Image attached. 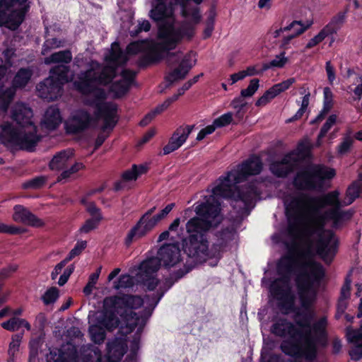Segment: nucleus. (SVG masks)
I'll return each mask as SVG.
<instances>
[{"label":"nucleus","mask_w":362,"mask_h":362,"mask_svg":"<svg viewBox=\"0 0 362 362\" xmlns=\"http://www.w3.org/2000/svg\"><path fill=\"white\" fill-rule=\"evenodd\" d=\"M63 86V83L57 82L54 79L47 77L37 85L36 90L39 97L50 102L61 96Z\"/></svg>","instance_id":"obj_18"},{"label":"nucleus","mask_w":362,"mask_h":362,"mask_svg":"<svg viewBox=\"0 0 362 362\" xmlns=\"http://www.w3.org/2000/svg\"><path fill=\"white\" fill-rule=\"evenodd\" d=\"M310 153L308 145L301 141L296 149L286 153L280 160L272 161L269 170L276 177L286 178L298 168L300 163L308 157Z\"/></svg>","instance_id":"obj_11"},{"label":"nucleus","mask_w":362,"mask_h":362,"mask_svg":"<svg viewBox=\"0 0 362 362\" xmlns=\"http://www.w3.org/2000/svg\"><path fill=\"white\" fill-rule=\"evenodd\" d=\"M102 356L101 351L98 348H94L83 354L82 362H100Z\"/></svg>","instance_id":"obj_52"},{"label":"nucleus","mask_w":362,"mask_h":362,"mask_svg":"<svg viewBox=\"0 0 362 362\" xmlns=\"http://www.w3.org/2000/svg\"><path fill=\"white\" fill-rule=\"evenodd\" d=\"M245 97H242L240 95L238 97L235 98L231 101V106L233 108L237 110V114L240 113L247 106V103L244 100Z\"/></svg>","instance_id":"obj_64"},{"label":"nucleus","mask_w":362,"mask_h":362,"mask_svg":"<svg viewBox=\"0 0 362 362\" xmlns=\"http://www.w3.org/2000/svg\"><path fill=\"white\" fill-rule=\"evenodd\" d=\"M32 76L33 71L29 68H20L11 81V86L16 90L22 89L27 86Z\"/></svg>","instance_id":"obj_29"},{"label":"nucleus","mask_w":362,"mask_h":362,"mask_svg":"<svg viewBox=\"0 0 362 362\" xmlns=\"http://www.w3.org/2000/svg\"><path fill=\"white\" fill-rule=\"evenodd\" d=\"M285 54L286 52L283 51L276 55L275 59L267 63H264L262 64V71H267L272 68H283L288 62V58L285 57Z\"/></svg>","instance_id":"obj_43"},{"label":"nucleus","mask_w":362,"mask_h":362,"mask_svg":"<svg viewBox=\"0 0 362 362\" xmlns=\"http://www.w3.org/2000/svg\"><path fill=\"white\" fill-rule=\"evenodd\" d=\"M72 53L70 49L56 52L45 59V64H59L68 65L72 61Z\"/></svg>","instance_id":"obj_30"},{"label":"nucleus","mask_w":362,"mask_h":362,"mask_svg":"<svg viewBox=\"0 0 362 362\" xmlns=\"http://www.w3.org/2000/svg\"><path fill=\"white\" fill-rule=\"evenodd\" d=\"M187 21L189 22L191 25L195 28V25L199 24L202 20V15L199 7L188 5L186 8V16H182Z\"/></svg>","instance_id":"obj_38"},{"label":"nucleus","mask_w":362,"mask_h":362,"mask_svg":"<svg viewBox=\"0 0 362 362\" xmlns=\"http://www.w3.org/2000/svg\"><path fill=\"white\" fill-rule=\"evenodd\" d=\"M349 341L357 344L349 351V354L352 360L358 361L362 358V344H358L362 341V332L353 331L349 335Z\"/></svg>","instance_id":"obj_33"},{"label":"nucleus","mask_w":362,"mask_h":362,"mask_svg":"<svg viewBox=\"0 0 362 362\" xmlns=\"http://www.w3.org/2000/svg\"><path fill=\"white\" fill-rule=\"evenodd\" d=\"M144 52L145 54L137 61V66L140 69H146L152 64L159 63L164 59L165 54L156 42L151 43Z\"/></svg>","instance_id":"obj_24"},{"label":"nucleus","mask_w":362,"mask_h":362,"mask_svg":"<svg viewBox=\"0 0 362 362\" xmlns=\"http://www.w3.org/2000/svg\"><path fill=\"white\" fill-rule=\"evenodd\" d=\"M59 292L57 287L52 286L48 288L42 296V300L45 305H48L57 301Z\"/></svg>","instance_id":"obj_50"},{"label":"nucleus","mask_w":362,"mask_h":362,"mask_svg":"<svg viewBox=\"0 0 362 362\" xmlns=\"http://www.w3.org/2000/svg\"><path fill=\"white\" fill-rule=\"evenodd\" d=\"M220 196L206 197V200L195 206V212L199 217L190 218L186 223L187 238L182 239L183 252L189 258H194L197 262H205L209 260V265L216 267L223 257V252L227 245L222 233H218L217 240L209 246V231L212 228V221L220 214Z\"/></svg>","instance_id":"obj_2"},{"label":"nucleus","mask_w":362,"mask_h":362,"mask_svg":"<svg viewBox=\"0 0 362 362\" xmlns=\"http://www.w3.org/2000/svg\"><path fill=\"white\" fill-rule=\"evenodd\" d=\"M124 58V54L118 42H114L111 45V49L105 60L108 62L117 64Z\"/></svg>","instance_id":"obj_41"},{"label":"nucleus","mask_w":362,"mask_h":362,"mask_svg":"<svg viewBox=\"0 0 362 362\" xmlns=\"http://www.w3.org/2000/svg\"><path fill=\"white\" fill-rule=\"evenodd\" d=\"M175 203H170L168 204L164 209H163L159 213L153 216V219L148 221V226L152 227V230L156 226V225L163 219H164L168 214L175 207Z\"/></svg>","instance_id":"obj_47"},{"label":"nucleus","mask_w":362,"mask_h":362,"mask_svg":"<svg viewBox=\"0 0 362 362\" xmlns=\"http://www.w3.org/2000/svg\"><path fill=\"white\" fill-rule=\"evenodd\" d=\"M296 82L295 78H289L287 80L283 81L281 83H276L272 86L274 91L276 92L278 95L288 90L294 83Z\"/></svg>","instance_id":"obj_59"},{"label":"nucleus","mask_w":362,"mask_h":362,"mask_svg":"<svg viewBox=\"0 0 362 362\" xmlns=\"http://www.w3.org/2000/svg\"><path fill=\"white\" fill-rule=\"evenodd\" d=\"M327 319L323 316L313 324L314 336L308 332L301 346L296 336L303 337L302 332L288 319L275 317L270 327V332L276 337L288 339L283 340L280 344L281 351L286 356L293 358H304L307 361H315L318 356V346L326 347L328 342L327 332Z\"/></svg>","instance_id":"obj_3"},{"label":"nucleus","mask_w":362,"mask_h":362,"mask_svg":"<svg viewBox=\"0 0 362 362\" xmlns=\"http://www.w3.org/2000/svg\"><path fill=\"white\" fill-rule=\"evenodd\" d=\"M346 19V12H339L323 28L330 35L337 33Z\"/></svg>","instance_id":"obj_37"},{"label":"nucleus","mask_w":362,"mask_h":362,"mask_svg":"<svg viewBox=\"0 0 362 362\" xmlns=\"http://www.w3.org/2000/svg\"><path fill=\"white\" fill-rule=\"evenodd\" d=\"M194 125L178 127L170 138L168 143L163 148V154L168 155L176 151L186 141L192 132Z\"/></svg>","instance_id":"obj_21"},{"label":"nucleus","mask_w":362,"mask_h":362,"mask_svg":"<svg viewBox=\"0 0 362 362\" xmlns=\"http://www.w3.org/2000/svg\"><path fill=\"white\" fill-rule=\"evenodd\" d=\"M176 281L170 275L169 277L166 278L163 283V286L160 287L159 290L157 291L156 293L153 294V301L154 303V306H156L158 302L161 300L165 293L170 289Z\"/></svg>","instance_id":"obj_45"},{"label":"nucleus","mask_w":362,"mask_h":362,"mask_svg":"<svg viewBox=\"0 0 362 362\" xmlns=\"http://www.w3.org/2000/svg\"><path fill=\"white\" fill-rule=\"evenodd\" d=\"M233 120V114L231 112L225 113L218 118L214 120V124L217 127H223L232 122Z\"/></svg>","instance_id":"obj_60"},{"label":"nucleus","mask_w":362,"mask_h":362,"mask_svg":"<svg viewBox=\"0 0 362 362\" xmlns=\"http://www.w3.org/2000/svg\"><path fill=\"white\" fill-rule=\"evenodd\" d=\"M127 346L122 339H115L107 344V356L113 362H119L127 351Z\"/></svg>","instance_id":"obj_27"},{"label":"nucleus","mask_w":362,"mask_h":362,"mask_svg":"<svg viewBox=\"0 0 362 362\" xmlns=\"http://www.w3.org/2000/svg\"><path fill=\"white\" fill-rule=\"evenodd\" d=\"M70 66L66 64H57L50 69L49 77L57 82L63 83V86L69 82Z\"/></svg>","instance_id":"obj_32"},{"label":"nucleus","mask_w":362,"mask_h":362,"mask_svg":"<svg viewBox=\"0 0 362 362\" xmlns=\"http://www.w3.org/2000/svg\"><path fill=\"white\" fill-rule=\"evenodd\" d=\"M26 230L20 226H8L5 223H0V233H7L10 235H18L24 233Z\"/></svg>","instance_id":"obj_57"},{"label":"nucleus","mask_w":362,"mask_h":362,"mask_svg":"<svg viewBox=\"0 0 362 362\" xmlns=\"http://www.w3.org/2000/svg\"><path fill=\"white\" fill-rule=\"evenodd\" d=\"M20 318L13 317L8 320L1 323V327L8 331L13 332L19 329Z\"/></svg>","instance_id":"obj_61"},{"label":"nucleus","mask_w":362,"mask_h":362,"mask_svg":"<svg viewBox=\"0 0 362 362\" xmlns=\"http://www.w3.org/2000/svg\"><path fill=\"white\" fill-rule=\"evenodd\" d=\"M106 98L105 91L102 88H98L93 94V98L88 100L86 104L95 107L96 116L103 118V130H112L117 124L115 116L117 111V107L112 103L105 102Z\"/></svg>","instance_id":"obj_14"},{"label":"nucleus","mask_w":362,"mask_h":362,"mask_svg":"<svg viewBox=\"0 0 362 362\" xmlns=\"http://www.w3.org/2000/svg\"><path fill=\"white\" fill-rule=\"evenodd\" d=\"M329 35V34L324 28H322L317 35H316L314 37L311 38L308 41L305 45V49H309L314 47L322 42Z\"/></svg>","instance_id":"obj_56"},{"label":"nucleus","mask_w":362,"mask_h":362,"mask_svg":"<svg viewBox=\"0 0 362 362\" xmlns=\"http://www.w3.org/2000/svg\"><path fill=\"white\" fill-rule=\"evenodd\" d=\"M192 68V64H191L190 57L185 56L178 66L165 76V81L168 83L167 87H169L177 81L184 79Z\"/></svg>","instance_id":"obj_26"},{"label":"nucleus","mask_w":362,"mask_h":362,"mask_svg":"<svg viewBox=\"0 0 362 362\" xmlns=\"http://www.w3.org/2000/svg\"><path fill=\"white\" fill-rule=\"evenodd\" d=\"M305 30H306V28L300 27V28L298 30V32L296 33L290 34L287 36L284 37V38L281 40L280 47L284 49H286L288 48V45L290 44L291 41L293 38L303 34Z\"/></svg>","instance_id":"obj_62"},{"label":"nucleus","mask_w":362,"mask_h":362,"mask_svg":"<svg viewBox=\"0 0 362 362\" xmlns=\"http://www.w3.org/2000/svg\"><path fill=\"white\" fill-rule=\"evenodd\" d=\"M277 95L278 94L276 91H274L273 87L272 86L270 88L267 90L261 97L258 98V100L255 102V105L257 107L264 106Z\"/></svg>","instance_id":"obj_53"},{"label":"nucleus","mask_w":362,"mask_h":362,"mask_svg":"<svg viewBox=\"0 0 362 362\" xmlns=\"http://www.w3.org/2000/svg\"><path fill=\"white\" fill-rule=\"evenodd\" d=\"M62 120L61 112L58 107L51 106L47 109L43 123L47 129H56L62 123Z\"/></svg>","instance_id":"obj_28"},{"label":"nucleus","mask_w":362,"mask_h":362,"mask_svg":"<svg viewBox=\"0 0 362 362\" xmlns=\"http://www.w3.org/2000/svg\"><path fill=\"white\" fill-rule=\"evenodd\" d=\"M100 223V218L98 217L97 218H88L87 219L84 224L81 227L80 231L83 233H88L91 230L95 229L99 223Z\"/></svg>","instance_id":"obj_58"},{"label":"nucleus","mask_w":362,"mask_h":362,"mask_svg":"<svg viewBox=\"0 0 362 362\" xmlns=\"http://www.w3.org/2000/svg\"><path fill=\"white\" fill-rule=\"evenodd\" d=\"M64 40L57 37L47 39L42 45L41 54L45 55L53 49L62 47L64 46Z\"/></svg>","instance_id":"obj_46"},{"label":"nucleus","mask_w":362,"mask_h":362,"mask_svg":"<svg viewBox=\"0 0 362 362\" xmlns=\"http://www.w3.org/2000/svg\"><path fill=\"white\" fill-rule=\"evenodd\" d=\"M93 118L90 114L85 110H78L71 115L69 122L65 124L66 133L77 134L88 129Z\"/></svg>","instance_id":"obj_17"},{"label":"nucleus","mask_w":362,"mask_h":362,"mask_svg":"<svg viewBox=\"0 0 362 362\" xmlns=\"http://www.w3.org/2000/svg\"><path fill=\"white\" fill-rule=\"evenodd\" d=\"M361 192V182L355 181L352 182L349 186L346 192V195L347 197L348 202L345 203V205H349L352 204L358 197H359Z\"/></svg>","instance_id":"obj_42"},{"label":"nucleus","mask_w":362,"mask_h":362,"mask_svg":"<svg viewBox=\"0 0 362 362\" xmlns=\"http://www.w3.org/2000/svg\"><path fill=\"white\" fill-rule=\"evenodd\" d=\"M144 304V300L139 296L132 294L118 293L117 295L106 297L103 301L104 310L97 320L95 325L89 327V334L91 340L95 344L104 341L105 330L112 332L119 327V315L127 309H137Z\"/></svg>","instance_id":"obj_7"},{"label":"nucleus","mask_w":362,"mask_h":362,"mask_svg":"<svg viewBox=\"0 0 362 362\" xmlns=\"http://www.w3.org/2000/svg\"><path fill=\"white\" fill-rule=\"evenodd\" d=\"M160 264L166 267H172L180 261V250L177 243L164 244L158 251L157 256Z\"/></svg>","instance_id":"obj_19"},{"label":"nucleus","mask_w":362,"mask_h":362,"mask_svg":"<svg viewBox=\"0 0 362 362\" xmlns=\"http://www.w3.org/2000/svg\"><path fill=\"white\" fill-rule=\"evenodd\" d=\"M336 171L323 164H308L295 175L293 185L296 189L317 191L323 188L325 181L334 177Z\"/></svg>","instance_id":"obj_8"},{"label":"nucleus","mask_w":362,"mask_h":362,"mask_svg":"<svg viewBox=\"0 0 362 362\" xmlns=\"http://www.w3.org/2000/svg\"><path fill=\"white\" fill-rule=\"evenodd\" d=\"M156 209L153 206L146 211L139 219L136 223L128 232L125 239L124 245L129 247L134 240L142 238L152 230V227L148 226V221L153 219V214Z\"/></svg>","instance_id":"obj_16"},{"label":"nucleus","mask_w":362,"mask_h":362,"mask_svg":"<svg viewBox=\"0 0 362 362\" xmlns=\"http://www.w3.org/2000/svg\"><path fill=\"white\" fill-rule=\"evenodd\" d=\"M77 358V351L72 344L61 349H50L47 356V362H74Z\"/></svg>","instance_id":"obj_25"},{"label":"nucleus","mask_w":362,"mask_h":362,"mask_svg":"<svg viewBox=\"0 0 362 362\" xmlns=\"http://www.w3.org/2000/svg\"><path fill=\"white\" fill-rule=\"evenodd\" d=\"M33 110L24 103H16L11 110V118L18 127L9 122L0 124V141L8 148L33 152L41 139L37 127L32 121Z\"/></svg>","instance_id":"obj_5"},{"label":"nucleus","mask_w":362,"mask_h":362,"mask_svg":"<svg viewBox=\"0 0 362 362\" xmlns=\"http://www.w3.org/2000/svg\"><path fill=\"white\" fill-rule=\"evenodd\" d=\"M136 72L131 70V69H124L121 72L122 81H125L127 84H129V87H131L132 84L134 83V79L136 76Z\"/></svg>","instance_id":"obj_63"},{"label":"nucleus","mask_w":362,"mask_h":362,"mask_svg":"<svg viewBox=\"0 0 362 362\" xmlns=\"http://www.w3.org/2000/svg\"><path fill=\"white\" fill-rule=\"evenodd\" d=\"M13 219L17 223H22L32 227L40 228L45 226V222L42 219L21 204L14 206Z\"/></svg>","instance_id":"obj_22"},{"label":"nucleus","mask_w":362,"mask_h":362,"mask_svg":"<svg viewBox=\"0 0 362 362\" xmlns=\"http://www.w3.org/2000/svg\"><path fill=\"white\" fill-rule=\"evenodd\" d=\"M175 11V4L169 2H153L152 8L149 11V17L156 23H166V21L173 17Z\"/></svg>","instance_id":"obj_23"},{"label":"nucleus","mask_w":362,"mask_h":362,"mask_svg":"<svg viewBox=\"0 0 362 362\" xmlns=\"http://www.w3.org/2000/svg\"><path fill=\"white\" fill-rule=\"evenodd\" d=\"M129 84L122 80L112 81L110 83L109 90L113 93L115 99H119L124 97L129 90Z\"/></svg>","instance_id":"obj_36"},{"label":"nucleus","mask_w":362,"mask_h":362,"mask_svg":"<svg viewBox=\"0 0 362 362\" xmlns=\"http://www.w3.org/2000/svg\"><path fill=\"white\" fill-rule=\"evenodd\" d=\"M192 259V262L188 263L187 262L184 268L179 269L178 270L173 272L170 274V276L174 279V280L177 282L180 279H182L185 274L189 273L190 271L192 270V269L195 267L197 264H202V262H197L194 258Z\"/></svg>","instance_id":"obj_51"},{"label":"nucleus","mask_w":362,"mask_h":362,"mask_svg":"<svg viewBox=\"0 0 362 362\" xmlns=\"http://www.w3.org/2000/svg\"><path fill=\"white\" fill-rule=\"evenodd\" d=\"M194 34V28L187 21H182L178 27H175L173 23H165L158 28V36L162 41L156 43L167 55L174 56V53L170 52L175 49L183 39L192 40Z\"/></svg>","instance_id":"obj_10"},{"label":"nucleus","mask_w":362,"mask_h":362,"mask_svg":"<svg viewBox=\"0 0 362 362\" xmlns=\"http://www.w3.org/2000/svg\"><path fill=\"white\" fill-rule=\"evenodd\" d=\"M259 80L257 78H252L250 81V84L247 87V88L242 89L240 91V94L242 97L249 98L252 97L256 91L258 90L259 86Z\"/></svg>","instance_id":"obj_54"},{"label":"nucleus","mask_w":362,"mask_h":362,"mask_svg":"<svg viewBox=\"0 0 362 362\" xmlns=\"http://www.w3.org/2000/svg\"><path fill=\"white\" fill-rule=\"evenodd\" d=\"M46 181L47 179L44 176L35 177L34 178L23 182L22 185V188L23 189H39L43 187L46 183Z\"/></svg>","instance_id":"obj_49"},{"label":"nucleus","mask_w":362,"mask_h":362,"mask_svg":"<svg viewBox=\"0 0 362 362\" xmlns=\"http://www.w3.org/2000/svg\"><path fill=\"white\" fill-rule=\"evenodd\" d=\"M325 276V269L321 263L317 261H310L302 264L301 270L295 277V284L297 289L299 301L302 310L298 308L295 313L296 324L301 328L308 329L304 339L310 329H313L311 322L314 319L315 313L312 309L317 300L319 285Z\"/></svg>","instance_id":"obj_6"},{"label":"nucleus","mask_w":362,"mask_h":362,"mask_svg":"<svg viewBox=\"0 0 362 362\" xmlns=\"http://www.w3.org/2000/svg\"><path fill=\"white\" fill-rule=\"evenodd\" d=\"M0 3V25L4 26L10 30L15 31L18 29L29 11L30 5H24L16 9L10 11L11 7H4Z\"/></svg>","instance_id":"obj_15"},{"label":"nucleus","mask_w":362,"mask_h":362,"mask_svg":"<svg viewBox=\"0 0 362 362\" xmlns=\"http://www.w3.org/2000/svg\"><path fill=\"white\" fill-rule=\"evenodd\" d=\"M262 170L263 163L260 156L252 154L239 164L236 170L228 172L226 177H220L219 183L212 189V192L222 198L240 201L248 208L262 194L259 187L260 183L255 180L240 187L237 184L247 180L250 176L259 175Z\"/></svg>","instance_id":"obj_4"},{"label":"nucleus","mask_w":362,"mask_h":362,"mask_svg":"<svg viewBox=\"0 0 362 362\" xmlns=\"http://www.w3.org/2000/svg\"><path fill=\"white\" fill-rule=\"evenodd\" d=\"M291 278L279 276L269 286L271 295L277 300V307L283 315L295 313L299 308L296 305V296L290 284Z\"/></svg>","instance_id":"obj_12"},{"label":"nucleus","mask_w":362,"mask_h":362,"mask_svg":"<svg viewBox=\"0 0 362 362\" xmlns=\"http://www.w3.org/2000/svg\"><path fill=\"white\" fill-rule=\"evenodd\" d=\"M16 89L13 86L7 88L0 94V109L6 111L14 98Z\"/></svg>","instance_id":"obj_40"},{"label":"nucleus","mask_w":362,"mask_h":362,"mask_svg":"<svg viewBox=\"0 0 362 362\" xmlns=\"http://www.w3.org/2000/svg\"><path fill=\"white\" fill-rule=\"evenodd\" d=\"M160 266V259L153 257L142 262L139 270L145 277H151L159 270Z\"/></svg>","instance_id":"obj_31"},{"label":"nucleus","mask_w":362,"mask_h":362,"mask_svg":"<svg viewBox=\"0 0 362 362\" xmlns=\"http://www.w3.org/2000/svg\"><path fill=\"white\" fill-rule=\"evenodd\" d=\"M153 41L148 40V39L136 40L130 42L126 48L127 52L129 54H136L139 52H144L151 43Z\"/></svg>","instance_id":"obj_39"},{"label":"nucleus","mask_w":362,"mask_h":362,"mask_svg":"<svg viewBox=\"0 0 362 362\" xmlns=\"http://www.w3.org/2000/svg\"><path fill=\"white\" fill-rule=\"evenodd\" d=\"M339 197L337 190L320 197L300 194L292 197L285 206L288 235L293 238H298L300 227L309 218L310 224L305 228L303 233L308 237L317 235L316 252L324 261L334 258L338 250L339 240L333 230L325 228L326 212L322 214L320 209L327 206L341 207Z\"/></svg>","instance_id":"obj_1"},{"label":"nucleus","mask_w":362,"mask_h":362,"mask_svg":"<svg viewBox=\"0 0 362 362\" xmlns=\"http://www.w3.org/2000/svg\"><path fill=\"white\" fill-rule=\"evenodd\" d=\"M286 247L287 252L276 262V273L279 276H291L293 274L296 276L300 272L302 264L308 262L307 261L299 263L298 259L310 256L311 252L310 250L300 252L299 244L296 240L286 243Z\"/></svg>","instance_id":"obj_13"},{"label":"nucleus","mask_w":362,"mask_h":362,"mask_svg":"<svg viewBox=\"0 0 362 362\" xmlns=\"http://www.w3.org/2000/svg\"><path fill=\"white\" fill-rule=\"evenodd\" d=\"M341 207L333 208L326 211L327 221L332 220L334 224L351 218L353 214L349 211H341Z\"/></svg>","instance_id":"obj_35"},{"label":"nucleus","mask_w":362,"mask_h":362,"mask_svg":"<svg viewBox=\"0 0 362 362\" xmlns=\"http://www.w3.org/2000/svg\"><path fill=\"white\" fill-rule=\"evenodd\" d=\"M134 285V279L132 276L128 274H122L118 279L114 281L113 288L115 290L121 288H130Z\"/></svg>","instance_id":"obj_48"},{"label":"nucleus","mask_w":362,"mask_h":362,"mask_svg":"<svg viewBox=\"0 0 362 362\" xmlns=\"http://www.w3.org/2000/svg\"><path fill=\"white\" fill-rule=\"evenodd\" d=\"M134 309H127V310L120 314L124 325H122L118 330V334L123 337H127L137 327V330L130 343L129 354L127 357L131 361L136 360L137 357L138 351L140 348L141 334L146 326L148 318L151 315L149 310H145L141 313H137L134 311Z\"/></svg>","instance_id":"obj_9"},{"label":"nucleus","mask_w":362,"mask_h":362,"mask_svg":"<svg viewBox=\"0 0 362 362\" xmlns=\"http://www.w3.org/2000/svg\"><path fill=\"white\" fill-rule=\"evenodd\" d=\"M96 83L102 86L110 84L116 77V69L111 66H105L100 72L95 71Z\"/></svg>","instance_id":"obj_34"},{"label":"nucleus","mask_w":362,"mask_h":362,"mask_svg":"<svg viewBox=\"0 0 362 362\" xmlns=\"http://www.w3.org/2000/svg\"><path fill=\"white\" fill-rule=\"evenodd\" d=\"M95 84H97L95 70L92 67L81 71L74 83L76 89L83 95L93 93Z\"/></svg>","instance_id":"obj_20"},{"label":"nucleus","mask_w":362,"mask_h":362,"mask_svg":"<svg viewBox=\"0 0 362 362\" xmlns=\"http://www.w3.org/2000/svg\"><path fill=\"white\" fill-rule=\"evenodd\" d=\"M87 246V242L86 240L77 241L74 248L69 252L68 255L65 257V259L69 262L73 259L75 257L78 256Z\"/></svg>","instance_id":"obj_55"},{"label":"nucleus","mask_w":362,"mask_h":362,"mask_svg":"<svg viewBox=\"0 0 362 362\" xmlns=\"http://www.w3.org/2000/svg\"><path fill=\"white\" fill-rule=\"evenodd\" d=\"M69 157L68 152L65 150L56 153L49 163L52 170H57L62 167Z\"/></svg>","instance_id":"obj_44"}]
</instances>
